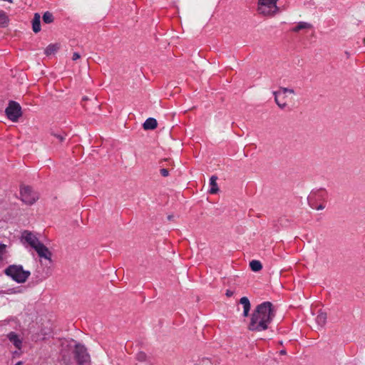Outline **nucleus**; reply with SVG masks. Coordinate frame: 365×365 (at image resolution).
Instances as JSON below:
<instances>
[{"label": "nucleus", "mask_w": 365, "mask_h": 365, "mask_svg": "<svg viewBox=\"0 0 365 365\" xmlns=\"http://www.w3.org/2000/svg\"><path fill=\"white\" fill-rule=\"evenodd\" d=\"M274 315V310L270 302H265L259 304L251 314L248 329L252 331L267 329Z\"/></svg>", "instance_id": "nucleus-1"}, {"label": "nucleus", "mask_w": 365, "mask_h": 365, "mask_svg": "<svg viewBox=\"0 0 365 365\" xmlns=\"http://www.w3.org/2000/svg\"><path fill=\"white\" fill-rule=\"evenodd\" d=\"M5 274L18 283H24L30 276V272L24 270L21 265H10L5 269Z\"/></svg>", "instance_id": "nucleus-2"}, {"label": "nucleus", "mask_w": 365, "mask_h": 365, "mask_svg": "<svg viewBox=\"0 0 365 365\" xmlns=\"http://www.w3.org/2000/svg\"><path fill=\"white\" fill-rule=\"evenodd\" d=\"M278 0H259L258 12L264 16H273L278 11Z\"/></svg>", "instance_id": "nucleus-3"}, {"label": "nucleus", "mask_w": 365, "mask_h": 365, "mask_svg": "<svg viewBox=\"0 0 365 365\" xmlns=\"http://www.w3.org/2000/svg\"><path fill=\"white\" fill-rule=\"evenodd\" d=\"M21 200L27 205L34 204L38 198V194L28 185H22L20 189Z\"/></svg>", "instance_id": "nucleus-4"}, {"label": "nucleus", "mask_w": 365, "mask_h": 365, "mask_svg": "<svg viewBox=\"0 0 365 365\" xmlns=\"http://www.w3.org/2000/svg\"><path fill=\"white\" fill-rule=\"evenodd\" d=\"M5 113L7 118L12 122H17L22 114L20 105L13 101H9Z\"/></svg>", "instance_id": "nucleus-5"}, {"label": "nucleus", "mask_w": 365, "mask_h": 365, "mask_svg": "<svg viewBox=\"0 0 365 365\" xmlns=\"http://www.w3.org/2000/svg\"><path fill=\"white\" fill-rule=\"evenodd\" d=\"M75 355L78 365H90V356L83 346L76 345Z\"/></svg>", "instance_id": "nucleus-6"}, {"label": "nucleus", "mask_w": 365, "mask_h": 365, "mask_svg": "<svg viewBox=\"0 0 365 365\" xmlns=\"http://www.w3.org/2000/svg\"><path fill=\"white\" fill-rule=\"evenodd\" d=\"M21 240L23 243H27L34 249L41 243L36 235L28 230L22 232Z\"/></svg>", "instance_id": "nucleus-7"}, {"label": "nucleus", "mask_w": 365, "mask_h": 365, "mask_svg": "<svg viewBox=\"0 0 365 365\" xmlns=\"http://www.w3.org/2000/svg\"><path fill=\"white\" fill-rule=\"evenodd\" d=\"M294 93V91L293 89H289L287 88H280L278 91H274L273 94L274 96V100L277 106L281 108H284L287 106L286 101L281 100V97L283 96H285L287 93Z\"/></svg>", "instance_id": "nucleus-8"}, {"label": "nucleus", "mask_w": 365, "mask_h": 365, "mask_svg": "<svg viewBox=\"0 0 365 365\" xmlns=\"http://www.w3.org/2000/svg\"><path fill=\"white\" fill-rule=\"evenodd\" d=\"M35 251L37 252L38 255L41 258H43L45 259L51 260V252L41 242L34 248Z\"/></svg>", "instance_id": "nucleus-9"}, {"label": "nucleus", "mask_w": 365, "mask_h": 365, "mask_svg": "<svg viewBox=\"0 0 365 365\" xmlns=\"http://www.w3.org/2000/svg\"><path fill=\"white\" fill-rule=\"evenodd\" d=\"M7 337L9 340L14 344V346L18 349H21L22 346V338H21L19 335H17L14 332H10Z\"/></svg>", "instance_id": "nucleus-10"}, {"label": "nucleus", "mask_w": 365, "mask_h": 365, "mask_svg": "<svg viewBox=\"0 0 365 365\" xmlns=\"http://www.w3.org/2000/svg\"><path fill=\"white\" fill-rule=\"evenodd\" d=\"M311 29H312V25L311 24L305 21H300L292 29V31L293 32H299L302 30H309Z\"/></svg>", "instance_id": "nucleus-11"}, {"label": "nucleus", "mask_w": 365, "mask_h": 365, "mask_svg": "<svg viewBox=\"0 0 365 365\" xmlns=\"http://www.w3.org/2000/svg\"><path fill=\"white\" fill-rule=\"evenodd\" d=\"M240 303L243 306V316L247 317L250 310V302L247 297H243L240 299Z\"/></svg>", "instance_id": "nucleus-12"}, {"label": "nucleus", "mask_w": 365, "mask_h": 365, "mask_svg": "<svg viewBox=\"0 0 365 365\" xmlns=\"http://www.w3.org/2000/svg\"><path fill=\"white\" fill-rule=\"evenodd\" d=\"M217 180V178L215 175H212L210 179L209 192L210 194H216L219 191Z\"/></svg>", "instance_id": "nucleus-13"}, {"label": "nucleus", "mask_w": 365, "mask_h": 365, "mask_svg": "<svg viewBox=\"0 0 365 365\" xmlns=\"http://www.w3.org/2000/svg\"><path fill=\"white\" fill-rule=\"evenodd\" d=\"M40 19V15L37 13L35 14L34 19L32 21V29L35 33H38L41 31Z\"/></svg>", "instance_id": "nucleus-14"}, {"label": "nucleus", "mask_w": 365, "mask_h": 365, "mask_svg": "<svg viewBox=\"0 0 365 365\" xmlns=\"http://www.w3.org/2000/svg\"><path fill=\"white\" fill-rule=\"evenodd\" d=\"M157 121L154 118H148L144 124H143V128L145 129V130H151V129H154L157 127Z\"/></svg>", "instance_id": "nucleus-15"}, {"label": "nucleus", "mask_w": 365, "mask_h": 365, "mask_svg": "<svg viewBox=\"0 0 365 365\" xmlns=\"http://www.w3.org/2000/svg\"><path fill=\"white\" fill-rule=\"evenodd\" d=\"M316 322L319 327H324L327 322V314L322 312H319L316 317Z\"/></svg>", "instance_id": "nucleus-16"}, {"label": "nucleus", "mask_w": 365, "mask_h": 365, "mask_svg": "<svg viewBox=\"0 0 365 365\" xmlns=\"http://www.w3.org/2000/svg\"><path fill=\"white\" fill-rule=\"evenodd\" d=\"M250 268L254 272H259L262 269V265L258 260H252L250 262Z\"/></svg>", "instance_id": "nucleus-17"}, {"label": "nucleus", "mask_w": 365, "mask_h": 365, "mask_svg": "<svg viewBox=\"0 0 365 365\" xmlns=\"http://www.w3.org/2000/svg\"><path fill=\"white\" fill-rule=\"evenodd\" d=\"M9 22V18L6 13L3 11H0V27H5L7 26Z\"/></svg>", "instance_id": "nucleus-18"}, {"label": "nucleus", "mask_w": 365, "mask_h": 365, "mask_svg": "<svg viewBox=\"0 0 365 365\" xmlns=\"http://www.w3.org/2000/svg\"><path fill=\"white\" fill-rule=\"evenodd\" d=\"M58 46L57 44H50L45 49V53L47 56L51 55L57 51Z\"/></svg>", "instance_id": "nucleus-19"}, {"label": "nucleus", "mask_w": 365, "mask_h": 365, "mask_svg": "<svg viewBox=\"0 0 365 365\" xmlns=\"http://www.w3.org/2000/svg\"><path fill=\"white\" fill-rule=\"evenodd\" d=\"M43 21L46 24H50L53 21V17L51 13L47 11L45 12L43 16Z\"/></svg>", "instance_id": "nucleus-20"}, {"label": "nucleus", "mask_w": 365, "mask_h": 365, "mask_svg": "<svg viewBox=\"0 0 365 365\" xmlns=\"http://www.w3.org/2000/svg\"><path fill=\"white\" fill-rule=\"evenodd\" d=\"M6 252V245L4 244H0V262L4 259Z\"/></svg>", "instance_id": "nucleus-21"}, {"label": "nucleus", "mask_w": 365, "mask_h": 365, "mask_svg": "<svg viewBox=\"0 0 365 365\" xmlns=\"http://www.w3.org/2000/svg\"><path fill=\"white\" fill-rule=\"evenodd\" d=\"M54 137H56L59 141L62 142L65 139V135L62 134L53 133Z\"/></svg>", "instance_id": "nucleus-22"}, {"label": "nucleus", "mask_w": 365, "mask_h": 365, "mask_svg": "<svg viewBox=\"0 0 365 365\" xmlns=\"http://www.w3.org/2000/svg\"><path fill=\"white\" fill-rule=\"evenodd\" d=\"M160 173L163 176H168V170L167 169H161L160 170Z\"/></svg>", "instance_id": "nucleus-23"}, {"label": "nucleus", "mask_w": 365, "mask_h": 365, "mask_svg": "<svg viewBox=\"0 0 365 365\" xmlns=\"http://www.w3.org/2000/svg\"><path fill=\"white\" fill-rule=\"evenodd\" d=\"M80 58V55L78 53H74L72 56V59L73 61H76Z\"/></svg>", "instance_id": "nucleus-24"}, {"label": "nucleus", "mask_w": 365, "mask_h": 365, "mask_svg": "<svg viewBox=\"0 0 365 365\" xmlns=\"http://www.w3.org/2000/svg\"><path fill=\"white\" fill-rule=\"evenodd\" d=\"M234 294V292L232 290H227L226 291V295L227 297H232Z\"/></svg>", "instance_id": "nucleus-25"}, {"label": "nucleus", "mask_w": 365, "mask_h": 365, "mask_svg": "<svg viewBox=\"0 0 365 365\" xmlns=\"http://www.w3.org/2000/svg\"><path fill=\"white\" fill-rule=\"evenodd\" d=\"M286 97H287V94H286L285 96H282L281 97V100H282V101H285Z\"/></svg>", "instance_id": "nucleus-26"}, {"label": "nucleus", "mask_w": 365, "mask_h": 365, "mask_svg": "<svg viewBox=\"0 0 365 365\" xmlns=\"http://www.w3.org/2000/svg\"><path fill=\"white\" fill-rule=\"evenodd\" d=\"M285 353H286V352H285V351H284V350H282V351H280V354H285Z\"/></svg>", "instance_id": "nucleus-27"}, {"label": "nucleus", "mask_w": 365, "mask_h": 365, "mask_svg": "<svg viewBox=\"0 0 365 365\" xmlns=\"http://www.w3.org/2000/svg\"><path fill=\"white\" fill-rule=\"evenodd\" d=\"M15 365H22V362L21 361H19Z\"/></svg>", "instance_id": "nucleus-28"}, {"label": "nucleus", "mask_w": 365, "mask_h": 365, "mask_svg": "<svg viewBox=\"0 0 365 365\" xmlns=\"http://www.w3.org/2000/svg\"><path fill=\"white\" fill-rule=\"evenodd\" d=\"M323 208H324V207H323L322 206H319V207H318V210H322Z\"/></svg>", "instance_id": "nucleus-29"}, {"label": "nucleus", "mask_w": 365, "mask_h": 365, "mask_svg": "<svg viewBox=\"0 0 365 365\" xmlns=\"http://www.w3.org/2000/svg\"><path fill=\"white\" fill-rule=\"evenodd\" d=\"M363 43H364V45L365 46V38H364V40H363Z\"/></svg>", "instance_id": "nucleus-30"}]
</instances>
